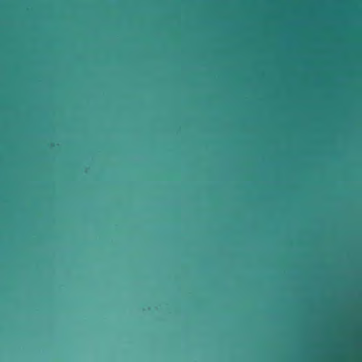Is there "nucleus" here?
Returning <instances> with one entry per match:
<instances>
[{"instance_id": "1", "label": "nucleus", "mask_w": 362, "mask_h": 362, "mask_svg": "<svg viewBox=\"0 0 362 362\" xmlns=\"http://www.w3.org/2000/svg\"><path fill=\"white\" fill-rule=\"evenodd\" d=\"M362 298V296H310V299Z\"/></svg>"}, {"instance_id": "2", "label": "nucleus", "mask_w": 362, "mask_h": 362, "mask_svg": "<svg viewBox=\"0 0 362 362\" xmlns=\"http://www.w3.org/2000/svg\"><path fill=\"white\" fill-rule=\"evenodd\" d=\"M308 294H362V292H308Z\"/></svg>"}]
</instances>
